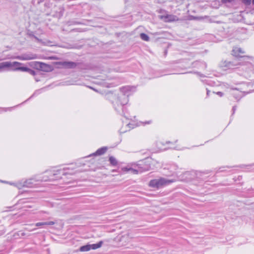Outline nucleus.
Segmentation results:
<instances>
[{"mask_svg":"<svg viewBox=\"0 0 254 254\" xmlns=\"http://www.w3.org/2000/svg\"><path fill=\"white\" fill-rule=\"evenodd\" d=\"M20 70L22 71H27L30 70L29 68L27 67L22 66V64L14 62H4L0 63V70Z\"/></svg>","mask_w":254,"mask_h":254,"instance_id":"nucleus-1","label":"nucleus"},{"mask_svg":"<svg viewBox=\"0 0 254 254\" xmlns=\"http://www.w3.org/2000/svg\"><path fill=\"white\" fill-rule=\"evenodd\" d=\"M133 238V237L131 233L127 230L122 232L115 238V241L120 243L122 246H127L129 243L130 240Z\"/></svg>","mask_w":254,"mask_h":254,"instance_id":"nucleus-2","label":"nucleus"},{"mask_svg":"<svg viewBox=\"0 0 254 254\" xmlns=\"http://www.w3.org/2000/svg\"><path fill=\"white\" fill-rule=\"evenodd\" d=\"M108 99L111 100L113 103L119 105H124L127 103V95L125 94H119L117 96L113 94H110L107 96Z\"/></svg>","mask_w":254,"mask_h":254,"instance_id":"nucleus-3","label":"nucleus"},{"mask_svg":"<svg viewBox=\"0 0 254 254\" xmlns=\"http://www.w3.org/2000/svg\"><path fill=\"white\" fill-rule=\"evenodd\" d=\"M60 170H47L40 175H35L34 179L37 181H48L52 177L59 174Z\"/></svg>","mask_w":254,"mask_h":254,"instance_id":"nucleus-4","label":"nucleus"},{"mask_svg":"<svg viewBox=\"0 0 254 254\" xmlns=\"http://www.w3.org/2000/svg\"><path fill=\"white\" fill-rule=\"evenodd\" d=\"M174 182L173 180H167L165 178L152 180L150 181L149 185L150 187L159 188L170 183Z\"/></svg>","mask_w":254,"mask_h":254,"instance_id":"nucleus-5","label":"nucleus"},{"mask_svg":"<svg viewBox=\"0 0 254 254\" xmlns=\"http://www.w3.org/2000/svg\"><path fill=\"white\" fill-rule=\"evenodd\" d=\"M103 241H101L97 244H87L81 246L79 248V251L82 252H88L91 250H96L101 248L103 245Z\"/></svg>","mask_w":254,"mask_h":254,"instance_id":"nucleus-6","label":"nucleus"},{"mask_svg":"<svg viewBox=\"0 0 254 254\" xmlns=\"http://www.w3.org/2000/svg\"><path fill=\"white\" fill-rule=\"evenodd\" d=\"M33 67L38 70L47 72L50 71L51 69V66L50 65L43 63L37 62L33 63Z\"/></svg>","mask_w":254,"mask_h":254,"instance_id":"nucleus-7","label":"nucleus"},{"mask_svg":"<svg viewBox=\"0 0 254 254\" xmlns=\"http://www.w3.org/2000/svg\"><path fill=\"white\" fill-rule=\"evenodd\" d=\"M58 64L66 68H74L77 66V64L73 62H61Z\"/></svg>","mask_w":254,"mask_h":254,"instance_id":"nucleus-8","label":"nucleus"},{"mask_svg":"<svg viewBox=\"0 0 254 254\" xmlns=\"http://www.w3.org/2000/svg\"><path fill=\"white\" fill-rule=\"evenodd\" d=\"M163 17L164 18L165 22H173L179 20V18L177 16L172 14L167 15Z\"/></svg>","mask_w":254,"mask_h":254,"instance_id":"nucleus-9","label":"nucleus"},{"mask_svg":"<svg viewBox=\"0 0 254 254\" xmlns=\"http://www.w3.org/2000/svg\"><path fill=\"white\" fill-rule=\"evenodd\" d=\"M245 52L239 47H235L232 51V54L237 57H240V54H244Z\"/></svg>","mask_w":254,"mask_h":254,"instance_id":"nucleus-10","label":"nucleus"},{"mask_svg":"<svg viewBox=\"0 0 254 254\" xmlns=\"http://www.w3.org/2000/svg\"><path fill=\"white\" fill-rule=\"evenodd\" d=\"M134 88L130 86H124L120 88V91L121 94H125L126 95L128 92L131 91Z\"/></svg>","mask_w":254,"mask_h":254,"instance_id":"nucleus-11","label":"nucleus"},{"mask_svg":"<svg viewBox=\"0 0 254 254\" xmlns=\"http://www.w3.org/2000/svg\"><path fill=\"white\" fill-rule=\"evenodd\" d=\"M241 65L240 63L236 62H227L226 63L225 66L229 68H233L235 66Z\"/></svg>","mask_w":254,"mask_h":254,"instance_id":"nucleus-12","label":"nucleus"},{"mask_svg":"<svg viewBox=\"0 0 254 254\" xmlns=\"http://www.w3.org/2000/svg\"><path fill=\"white\" fill-rule=\"evenodd\" d=\"M122 170L124 172L130 171L134 174H137L138 173V170L131 168L130 167H125L122 168Z\"/></svg>","mask_w":254,"mask_h":254,"instance_id":"nucleus-13","label":"nucleus"},{"mask_svg":"<svg viewBox=\"0 0 254 254\" xmlns=\"http://www.w3.org/2000/svg\"><path fill=\"white\" fill-rule=\"evenodd\" d=\"M107 150V148L106 147H102L101 148L98 149L95 153H94L95 155H101L104 154Z\"/></svg>","mask_w":254,"mask_h":254,"instance_id":"nucleus-14","label":"nucleus"},{"mask_svg":"<svg viewBox=\"0 0 254 254\" xmlns=\"http://www.w3.org/2000/svg\"><path fill=\"white\" fill-rule=\"evenodd\" d=\"M109 161L111 165L113 166H116L118 164V161L113 156H110L109 157Z\"/></svg>","mask_w":254,"mask_h":254,"instance_id":"nucleus-15","label":"nucleus"},{"mask_svg":"<svg viewBox=\"0 0 254 254\" xmlns=\"http://www.w3.org/2000/svg\"><path fill=\"white\" fill-rule=\"evenodd\" d=\"M141 39L145 41H148L149 40V36L145 33H141L140 35Z\"/></svg>","mask_w":254,"mask_h":254,"instance_id":"nucleus-16","label":"nucleus"},{"mask_svg":"<svg viewBox=\"0 0 254 254\" xmlns=\"http://www.w3.org/2000/svg\"><path fill=\"white\" fill-rule=\"evenodd\" d=\"M242 1L245 4L249 5L251 3V0H242Z\"/></svg>","mask_w":254,"mask_h":254,"instance_id":"nucleus-17","label":"nucleus"},{"mask_svg":"<svg viewBox=\"0 0 254 254\" xmlns=\"http://www.w3.org/2000/svg\"><path fill=\"white\" fill-rule=\"evenodd\" d=\"M55 223L54 221L45 222L46 225H52L55 224Z\"/></svg>","mask_w":254,"mask_h":254,"instance_id":"nucleus-18","label":"nucleus"},{"mask_svg":"<svg viewBox=\"0 0 254 254\" xmlns=\"http://www.w3.org/2000/svg\"><path fill=\"white\" fill-rule=\"evenodd\" d=\"M46 225L45 222H39L36 224V226Z\"/></svg>","mask_w":254,"mask_h":254,"instance_id":"nucleus-19","label":"nucleus"},{"mask_svg":"<svg viewBox=\"0 0 254 254\" xmlns=\"http://www.w3.org/2000/svg\"><path fill=\"white\" fill-rule=\"evenodd\" d=\"M207 16H205L204 17H195L194 18V19H197V20H201L205 18H207Z\"/></svg>","mask_w":254,"mask_h":254,"instance_id":"nucleus-20","label":"nucleus"},{"mask_svg":"<svg viewBox=\"0 0 254 254\" xmlns=\"http://www.w3.org/2000/svg\"><path fill=\"white\" fill-rule=\"evenodd\" d=\"M234 0H221L222 2L223 3L230 2Z\"/></svg>","mask_w":254,"mask_h":254,"instance_id":"nucleus-21","label":"nucleus"},{"mask_svg":"<svg viewBox=\"0 0 254 254\" xmlns=\"http://www.w3.org/2000/svg\"><path fill=\"white\" fill-rule=\"evenodd\" d=\"M217 94L219 95L220 96H222L223 94V93L221 92H217Z\"/></svg>","mask_w":254,"mask_h":254,"instance_id":"nucleus-22","label":"nucleus"},{"mask_svg":"<svg viewBox=\"0 0 254 254\" xmlns=\"http://www.w3.org/2000/svg\"><path fill=\"white\" fill-rule=\"evenodd\" d=\"M190 175V173L189 172H186L185 174H184V175L186 176H188Z\"/></svg>","mask_w":254,"mask_h":254,"instance_id":"nucleus-23","label":"nucleus"},{"mask_svg":"<svg viewBox=\"0 0 254 254\" xmlns=\"http://www.w3.org/2000/svg\"><path fill=\"white\" fill-rule=\"evenodd\" d=\"M49 59H51V60H56V59H57V58H56L54 57H50V58H49Z\"/></svg>","mask_w":254,"mask_h":254,"instance_id":"nucleus-24","label":"nucleus"},{"mask_svg":"<svg viewBox=\"0 0 254 254\" xmlns=\"http://www.w3.org/2000/svg\"><path fill=\"white\" fill-rule=\"evenodd\" d=\"M88 87H89V88H90V89H92L94 90V91H97V90H96V89H95L94 88H93V87H92L88 86Z\"/></svg>","mask_w":254,"mask_h":254,"instance_id":"nucleus-25","label":"nucleus"},{"mask_svg":"<svg viewBox=\"0 0 254 254\" xmlns=\"http://www.w3.org/2000/svg\"><path fill=\"white\" fill-rule=\"evenodd\" d=\"M17 58L19 59H22V60H25L26 59H23V58H20V57H17Z\"/></svg>","mask_w":254,"mask_h":254,"instance_id":"nucleus-26","label":"nucleus"},{"mask_svg":"<svg viewBox=\"0 0 254 254\" xmlns=\"http://www.w3.org/2000/svg\"><path fill=\"white\" fill-rule=\"evenodd\" d=\"M209 92H210V91H209V90H207V95H209Z\"/></svg>","mask_w":254,"mask_h":254,"instance_id":"nucleus-27","label":"nucleus"},{"mask_svg":"<svg viewBox=\"0 0 254 254\" xmlns=\"http://www.w3.org/2000/svg\"><path fill=\"white\" fill-rule=\"evenodd\" d=\"M32 74H33V75H34L35 74V72L33 71Z\"/></svg>","mask_w":254,"mask_h":254,"instance_id":"nucleus-28","label":"nucleus"},{"mask_svg":"<svg viewBox=\"0 0 254 254\" xmlns=\"http://www.w3.org/2000/svg\"><path fill=\"white\" fill-rule=\"evenodd\" d=\"M189 180H191V179H192V178H191V177H190V178H189Z\"/></svg>","mask_w":254,"mask_h":254,"instance_id":"nucleus-29","label":"nucleus"},{"mask_svg":"<svg viewBox=\"0 0 254 254\" xmlns=\"http://www.w3.org/2000/svg\"><path fill=\"white\" fill-rule=\"evenodd\" d=\"M150 123V121L148 122L147 123L149 124Z\"/></svg>","mask_w":254,"mask_h":254,"instance_id":"nucleus-30","label":"nucleus"},{"mask_svg":"<svg viewBox=\"0 0 254 254\" xmlns=\"http://www.w3.org/2000/svg\"><path fill=\"white\" fill-rule=\"evenodd\" d=\"M253 2L254 3V0H253Z\"/></svg>","mask_w":254,"mask_h":254,"instance_id":"nucleus-31","label":"nucleus"}]
</instances>
